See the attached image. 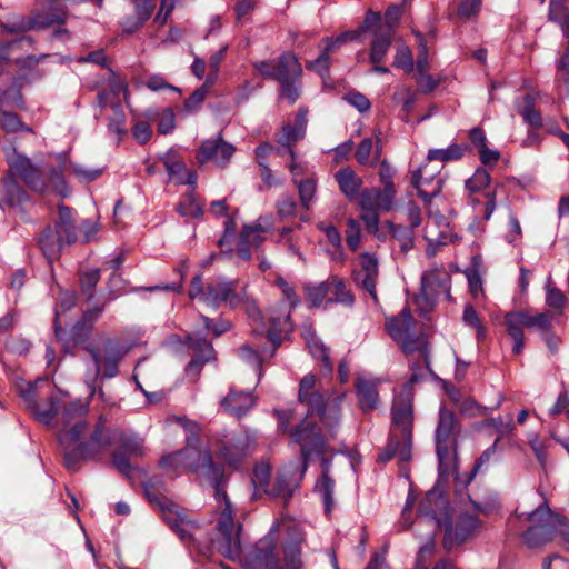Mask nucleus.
<instances>
[{
    "label": "nucleus",
    "mask_w": 569,
    "mask_h": 569,
    "mask_svg": "<svg viewBox=\"0 0 569 569\" xmlns=\"http://www.w3.org/2000/svg\"><path fill=\"white\" fill-rule=\"evenodd\" d=\"M329 297L330 283L328 280L306 287V300L309 308H318L321 306L328 308L330 306V303H327Z\"/></svg>",
    "instance_id": "obj_36"
},
{
    "label": "nucleus",
    "mask_w": 569,
    "mask_h": 569,
    "mask_svg": "<svg viewBox=\"0 0 569 569\" xmlns=\"http://www.w3.org/2000/svg\"><path fill=\"white\" fill-rule=\"evenodd\" d=\"M461 426L455 412L446 406L440 407L435 430L436 447H458Z\"/></svg>",
    "instance_id": "obj_23"
},
{
    "label": "nucleus",
    "mask_w": 569,
    "mask_h": 569,
    "mask_svg": "<svg viewBox=\"0 0 569 569\" xmlns=\"http://www.w3.org/2000/svg\"><path fill=\"white\" fill-rule=\"evenodd\" d=\"M38 383H47V380L28 382L26 387L20 388V396L29 410L33 409L38 405L37 400L40 397Z\"/></svg>",
    "instance_id": "obj_55"
},
{
    "label": "nucleus",
    "mask_w": 569,
    "mask_h": 569,
    "mask_svg": "<svg viewBox=\"0 0 569 569\" xmlns=\"http://www.w3.org/2000/svg\"><path fill=\"white\" fill-rule=\"evenodd\" d=\"M52 12H40L33 19V24L38 28H46L52 24L63 23L66 20V12L61 0H52Z\"/></svg>",
    "instance_id": "obj_42"
},
{
    "label": "nucleus",
    "mask_w": 569,
    "mask_h": 569,
    "mask_svg": "<svg viewBox=\"0 0 569 569\" xmlns=\"http://www.w3.org/2000/svg\"><path fill=\"white\" fill-rule=\"evenodd\" d=\"M86 350L89 352L93 365L87 369L84 383L90 397H94L97 392L102 397V389L97 387L101 371L104 378L116 377L119 373L118 365L126 356L127 349L117 339L107 337L88 345Z\"/></svg>",
    "instance_id": "obj_10"
},
{
    "label": "nucleus",
    "mask_w": 569,
    "mask_h": 569,
    "mask_svg": "<svg viewBox=\"0 0 569 569\" xmlns=\"http://www.w3.org/2000/svg\"><path fill=\"white\" fill-rule=\"evenodd\" d=\"M213 84L214 83H208V80H204L203 84L194 90L193 93L184 101V109L188 112L198 110V108L203 103L210 88Z\"/></svg>",
    "instance_id": "obj_52"
},
{
    "label": "nucleus",
    "mask_w": 569,
    "mask_h": 569,
    "mask_svg": "<svg viewBox=\"0 0 569 569\" xmlns=\"http://www.w3.org/2000/svg\"><path fill=\"white\" fill-rule=\"evenodd\" d=\"M490 183V173L483 169L478 168L473 174L466 181V188L471 193H477L486 189Z\"/></svg>",
    "instance_id": "obj_50"
},
{
    "label": "nucleus",
    "mask_w": 569,
    "mask_h": 569,
    "mask_svg": "<svg viewBox=\"0 0 569 569\" xmlns=\"http://www.w3.org/2000/svg\"><path fill=\"white\" fill-rule=\"evenodd\" d=\"M164 167L169 177L173 180H178V177L183 174L186 169L184 162L176 157L173 152H168L164 159Z\"/></svg>",
    "instance_id": "obj_61"
},
{
    "label": "nucleus",
    "mask_w": 569,
    "mask_h": 569,
    "mask_svg": "<svg viewBox=\"0 0 569 569\" xmlns=\"http://www.w3.org/2000/svg\"><path fill=\"white\" fill-rule=\"evenodd\" d=\"M505 326L508 335L513 339L512 352L519 355L525 348L523 329L536 328L545 336L551 331V315L548 312L531 315L527 310L511 311L505 316Z\"/></svg>",
    "instance_id": "obj_15"
},
{
    "label": "nucleus",
    "mask_w": 569,
    "mask_h": 569,
    "mask_svg": "<svg viewBox=\"0 0 569 569\" xmlns=\"http://www.w3.org/2000/svg\"><path fill=\"white\" fill-rule=\"evenodd\" d=\"M234 152L236 147L227 142L219 132L216 137L202 141L196 157L200 163L213 162L220 168H226Z\"/></svg>",
    "instance_id": "obj_21"
},
{
    "label": "nucleus",
    "mask_w": 569,
    "mask_h": 569,
    "mask_svg": "<svg viewBox=\"0 0 569 569\" xmlns=\"http://www.w3.org/2000/svg\"><path fill=\"white\" fill-rule=\"evenodd\" d=\"M112 117L109 120L108 128L111 132L120 136L126 132V116L119 102L111 103Z\"/></svg>",
    "instance_id": "obj_53"
},
{
    "label": "nucleus",
    "mask_w": 569,
    "mask_h": 569,
    "mask_svg": "<svg viewBox=\"0 0 569 569\" xmlns=\"http://www.w3.org/2000/svg\"><path fill=\"white\" fill-rule=\"evenodd\" d=\"M160 467L168 473L187 470L194 473L201 482L214 489L216 498H227L223 490L224 469L213 462L209 450L188 446L187 448L164 456Z\"/></svg>",
    "instance_id": "obj_8"
},
{
    "label": "nucleus",
    "mask_w": 569,
    "mask_h": 569,
    "mask_svg": "<svg viewBox=\"0 0 569 569\" xmlns=\"http://www.w3.org/2000/svg\"><path fill=\"white\" fill-rule=\"evenodd\" d=\"M237 280L226 277H217L203 283L202 276L197 274L191 280L189 297L212 309H218L223 305L234 309L242 302V296L237 291Z\"/></svg>",
    "instance_id": "obj_12"
},
{
    "label": "nucleus",
    "mask_w": 569,
    "mask_h": 569,
    "mask_svg": "<svg viewBox=\"0 0 569 569\" xmlns=\"http://www.w3.org/2000/svg\"><path fill=\"white\" fill-rule=\"evenodd\" d=\"M305 339L312 357L321 359L323 368L331 373L333 370V365L322 341L315 335V332H312L310 328L306 330Z\"/></svg>",
    "instance_id": "obj_37"
},
{
    "label": "nucleus",
    "mask_w": 569,
    "mask_h": 569,
    "mask_svg": "<svg viewBox=\"0 0 569 569\" xmlns=\"http://www.w3.org/2000/svg\"><path fill=\"white\" fill-rule=\"evenodd\" d=\"M124 261V252H120L114 258L104 262V269H112L113 273L109 279V292L108 295H102L99 297L97 303H94L91 308H88L83 315V319L77 322L72 328V338L74 340H79L86 338L90 331L91 325L86 327L87 322L91 323L103 311L106 305L114 299L117 296L114 292L113 282L119 280L118 274L116 273L122 266Z\"/></svg>",
    "instance_id": "obj_18"
},
{
    "label": "nucleus",
    "mask_w": 569,
    "mask_h": 569,
    "mask_svg": "<svg viewBox=\"0 0 569 569\" xmlns=\"http://www.w3.org/2000/svg\"><path fill=\"white\" fill-rule=\"evenodd\" d=\"M382 380L379 378L358 377V410L369 416L381 407L379 386Z\"/></svg>",
    "instance_id": "obj_25"
},
{
    "label": "nucleus",
    "mask_w": 569,
    "mask_h": 569,
    "mask_svg": "<svg viewBox=\"0 0 569 569\" xmlns=\"http://www.w3.org/2000/svg\"><path fill=\"white\" fill-rule=\"evenodd\" d=\"M146 498H159L166 492L163 480L160 477H152L143 482Z\"/></svg>",
    "instance_id": "obj_63"
},
{
    "label": "nucleus",
    "mask_w": 569,
    "mask_h": 569,
    "mask_svg": "<svg viewBox=\"0 0 569 569\" xmlns=\"http://www.w3.org/2000/svg\"><path fill=\"white\" fill-rule=\"evenodd\" d=\"M78 240V231L72 210L63 204L58 207V219L46 227L38 237V246L51 264L61 252Z\"/></svg>",
    "instance_id": "obj_11"
},
{
    "label": "nucleus",
    "mask_w": 569,
    "mask_h": 569,
    "mask_svg": "<svg viewBox=\"0 0 569 569\" xmlns=\"http://www.w3.org/2000/svg\"><path fill=\"white\" fill-rule=\"evenodd\" d=\"M6 158L9 177L0 187L1 209L20 206L28 199L26 191L16 181V177H19L32 191L39 193L51 191L62 198L70 194V188L63 178L67 164L66 154H56L41 169L34 166L28 157L17 152L14 148L6 150Z\"/></svg>",
    "instance_id": "obj_4"
},
{
    "label": "nucleus",
    "mask_w": 569,
    "mask_h": 569,
    "mask_svg": "<svg viewBox=\"0 0 569 569\" xmlns=\"http://www.w3.org/2000/svg\"><path fill=\"white\" fill-rule=\"evenodd\" d=\"M288 470L278 473L276 488L270 489L271 467L268 462H258L253 469L252 485L254 492L251 498H261L263 495L273 498H291L298 488V478L288 479Z\"/></svg>",
    "instance_id": "obj_16"
},
{
    "label": "nucleus",
    "mask_w": 569,
    "mask_h": 569,
    "mask_svg": "<svg viewBox=\"0 0 569 569\" xmlns=\"http://www.w3.org/2000/svg\"><path fill=\"white\" fill-rule=\"evenodd\" d=\"M301 72V66L291 52H284L274 60V79L279 82L299 79Z\"/></svg>",
    "instance_id": "obj_34"
},
{
    "label": "nucleus",
    "mask_w": 569,
    "mask_h": 569,
    "mask_svg": "<svg viewBox=\"0 0 569 569\" xmlns=\"http://www.w3.org/2000/svg\"><path fill=\"white\" fill-rule=\"evenodd\" d=\"M362 288L370 295L375 303H378L376 284L379 277V260L375 253L363 252L358 257Z\"/></svg>",
    "instance_id": "obj_26"
},
{
    "label": "nucleus",
    "mask_w": 569,
    "mask_h": 569,
    "mask_svg": "<svg viewBox=\"0 0 569 569\" xmlns=\"http://www.w3.org/2000/svg\"><path fill=\"white\" fill-rule=\"evenodd\" d=\"M397 189L370 188L365 189L358 197V206L360 207V219L366 230L381 239L382 233L379 229L380 212H389L396 209Z\"/></svg>",
    "instance_id": "obj_13"
},
{
    "label": "nucleus",
    "mask_w": 569,
    "mask_h": 569,
    "mask_svg": "<svg viewBox=\"0 0 569 569\" xmlns=\"http://www.w3.org/2000/svg\"><path fill=\"white\" fill-rule=\"evenodd\" d=\"M546 290V303L548 307L561 311L567 302V298L563 292L556 287H551L549 283L547 284Z\"/></svg>",
    "instance_id": "obj_59"
},
{
    "label": "nucleus",
    "mask_w": 569,
    "mask_h": 569,
    "mask_svg": "<svg viewBox=\"0 0 569 569\" xmlns=\"http://www.w3.org/2000/svg\"><path fill=\"white\" fill-rule=\"evenodd\" d=\"M190 347L197 352L187 366L189 373H199L202 366L213 358V348L206 337L194 333L188 336Z\"/></svg>",
    "instance_id": "obj_30"
},
{
    "label": "nucleus",
    "mask_w": 569,
    "mask_h": 569,
    "mask_svg": "<svg viewBox=\"0 0 569 569\" xmlns=\"http://www.w3.org/2000/svg\"><path fill=\"white\" fill-rule=\"evenodd\" d=\"M481 9V0H461L457 14L462 20H468L479 13Z\"/></svg>",
    "instance_id": "obj_62"
},
{
    "label": "nucleus",
    "mask_w": 569,
    "mask_h": 569,
    "mask_svg": "<svg viewBox=\"0 0 569 569\" xmlns=\"http://www.w3.org/2000/svg\"><path fill=\"white\" fill-rule=\"evenodd\" d=\"M399 341L401 342L403 352L408 355L418 352V357H421V351L428 349V343L425 338H412L409 333H406Z\"/></svg>",
    "instance_id": "obj_57"
},
{
    "label": "nucleus",
    "mask_w": 569,
    "mask_h": 569,
    "mask_svg": "<svg viewBox=\"0 0 569 569\" xmlns=\"http://www.w3.org/2000/svg\"><path fill=\"white\" fill-rule=\"evenodd\" d=\"M177 211L181 217L200 219L203 213V206L198 201L193 190H189L182 197L177 206Z\"/></svg>",
    "instance_id": "obj_40"
},
{
    "label": "nucleus",
    "mask_w": 569,
    "mask_h": 569,
    "mask_svg": "<svg viewBox=\"0 0 569 569\" xmlns=\"http://www.w3.org/2000/svg\"><path fill=\"white\" fill-rule=\"evenodd\" d=\"M0 129H3L6 132H17L19 130L31 132V128L23 124L16 113L1 110Z\"/></svg>",
    "instance_id": "obj_49"
},
{
    "label": "nucleus",
    "mask_w": 569,
    "mask_h": 569,
    "mask_svg": "<svg viewBox=\"0 0 569 569\" xmlns=\"http://www.w3.org/2000/svg\"><path fill=\"white\" fill-rule=\"evenodd\" d=\"M442 183V180L435 174L425 176L422 167L412 172L411 184L426 206L441 192Z\"/></svg>",
    "instance_id": "obj_28"
},
{
    "label": "nucleus",
    "mask_w": 569,
    "mask_h": 569,
    "mask_svg": "<svg viewBox=\"0 0 569 569\" xmlns=\"http://www.w3.org/2000/svg\"><path fill=\"white\" fill-rule=\"evenodd\" d=\"M465 500H407L399 519L402 529L413 527L425 541L419 547L413 569H429L436 553V536L443 532V548L450 551L463 543L476 530L478 521ZM389 545L375 549L365 569H391L386 556Z\"/></svg>",
    "instance_id": "obj_1"
},
{
    "label": "nucleus",
    "mask_w": 569,
    "mask_h": 569,
    "mask_svg": "<svg viewBox=\"0 0 569 569\" xmlns=\"http://www.w3.org/2000/svg\"><path fill=\"white\" fill-rule=\"evenodd\" d=\"M481 197L483 198V200L480 197L471 196L470 201L475 207L481 206L479 213L481 214L483 220H489L496 209L495 193L486 192Z\"/></svg>",
    "instance_id": "obj_51"
},
{
    "label": "nucleus",
    "mask_w": 569,
    "mask_h": 569,
    "mask_svg": "<svg viewBox=\"0 0 569 569\" xmlns=\"http://www.w3.org/2000/svg\"><path fill=\"white\" fill-rule=\"evenodd\" d=\"M330 283V297L327 300V303H341L348 307H351L353 303V295L350 289L346 288L343 280L338 277H330L328 279Z\"/></svg>",
    "instance_id": "obj_38"
},
{
    "label": "nucleus",
    "mask_w": 569,
    "mask_h": 569,
    "mask_svg": "<svg viewBox=\"0 0 569 569\" xmlns=\"http://www.w3.org/2000/svg\"><path fill=\"white\" fill-rule=\"evenodd\" d=\"M263 218H260L254 224L244 226L238 243H237V253L243 260H249L251 258V234L254 231H267V228L261 224Z\"/></svg>",
    "instance_id": "obj_41"
},
{
    "label": "nucleus",
    "mask_w": 569,
    "mask_h": 569,
    "mask_svg": "<svg viewBox=\"0 0 569 569\" xmlns=\"http://www.w3.org/2000/svg\"><path fill=\"white\" fill-rule=\"evenodd\" d=\"M64 154L68 156V153ZM68 169L71 170L79 182L83 183H89L102 174V169L89 168L80 163H69V157H67V164L63 174L68 171Z\"/></svg>",
    "instance_id": "obj_45"
},
{
    "label": "nucleus",
    "mask_w": 569,
    "mask_h": 569,
    "mask_svg": "<svg viewBox=\"0 0 569 569\" xmlns=\"http://www.w3.org/2000/svg\"><path fill=\"white\" fill-rule=\"evenodd\" d=\"M217 530L220 535V538L216 541L212 540L210 546L207 547L206 551L199 548L200 552L206 553L207 551L216 549L219 553H221L228 559L234 560L237 558H240L241 525H239L238 529L234 530V510L230 500H224V507L218 519Z\"/></svg>",
    "instance_id": "obj_14"
},
{
    "label": "nucleus",
    "mask_w": 569,
    "mask_h": 569,
    "mask_svg": "<svg viewBox=\"0 0 569 569\" xmlns=\"http://www.w3.org/2000/svg\"><path fill=\"white\" fill-rule=\"evenodd\" d=\"M290 437L293 442L301 446L302 466L300 467L298 481L303 477L308 468V461L312 456L321 457L322 475L315 485V493L320 498H332L335 482L329 477V460L325 458L327 452L326 442L320 433V429L308 418L291 431Z\"/></svg>",
    "instance_id": "obj_9"
},
{
    "label": "nucleus",
    "mask_w": 569,
    "mask_h": 569,
    "mask_svg": "<svg viewBox=\"0 0 569 569\" xmlns=\"http://www.w3.org/2000/svg\"><path fill=\"white\" fill-rule=\"evenodd\" d=\"M458 447H436L439 477L433 491L440 490L450 476L458 477Z\"/></svg>",
    "instance_id": "obj_27"
},
{
    "label": "nucleus",
    "mask_w": 569,
    "mask_h": 569,
    "mask_svg": "<svg viewBox=\"0 0 569 569\" xmlns=\"http://www.w3.org/2000/svg\"><path fill=\"white\" fill-rule=\"evenodd\" d=\"M307 127V113L306 111H299L295 124L290 123L283 126L282 131L278 138V142L284 148L283 152H287L291 157V161H295V151L291 146L305 137Z\"/></svg>",
    "instance_id": "obj_29"
},
{
    "label": "nucleus",
    "mask_w": 569,
    "mask_h": 569,
    "mask_svg": "<svg viewBox=\"0 0 569 569\" xmlns=\"http://www.w3.org/2000/svg\"><path fill=\"white\" fill-rule=\"evenodd\" d=\"M100 269L89 270L80 276L81 293L88 301H92L96 296V287L100 280Z\"/></svg>",
    "instance_id": "obj_46"
},
{
    "label": "nucleus",
    "mask_w": 569,
    "mask_h": 569,
    "mask_svg": "<svg viewBox=\"0 0 569 569\" xmlns=\"http://www.w3.org/2000/svg\"><path fill=\"white\" fill-rule=\"evenodd\" d=\"M160 509L163 520L183 542L194 541L193 532L198 525L190 518L189 512L174 500H150Z\"/></svg>",
    "instance_id": "obj_20"
},
{
    "label": "nucleus",
    "mask_w": 569,
    "mask_h": 569,
    "mask_svg": "<svg viewBox=\"0 0 569 569\" xmlns=\"http://www.w3.org/2000/svg\"><path fill=\"white\" fill-rule=\"evenodd\" d=\"M413 395L400 393L391 406V423L388 443L378 456V461L387 463L395 457L400 463L410 462L413 446Z\"/></svg>",
    "instance_id": "obj_7"
},
{
    "label": "nucleus",
    "mask_w": 569,
    "mask_h": 569,
    "mask_svg": "<svg viewBox=\"0 0 569 569\" xmlns=\"http://www.w3.org/2000/svg\"><path fill=\"white\" fill-rule=\"evenodd\" d=\"M289 316L284 318L269 317L270 328L267 331L268 340L271 342V349L254 350L249 345H243L239 349V356L241 359L257 368L258 377L261 378V363L274 356L277 349L281 345L282 333L287 330L289 323Z\"/></svg>",
    "instance_id": "obj_19"
},
{
    "label": "nucleus",
    "mask_w": 569,
    "mask_h": 569,
    "mask_svg": "<svg viewBox=\"0 0 569 569\" xmlns=\"http://www.w3.org/2000/svg\"><path fill=\"white\" fill-rule=\"evenodd\" d=\"M393 66L401 68L407 72H411L413 70L412 54L407 46H400L397 48Z\"/></svg>",
    "instance_id": "obj_60"
},
{
    "label": "nucleus",
    "mask_w": 569,
    "mask_h": 569,
    "mask_svg": "<svg viewBox=\"0 0 569 569\" xmlns=\"http://www.w3.org/2000/svg\"><path fill=\"white\" fill-rule=\"evenodd\" d=\"M567 517L553 512L547 500H542L533 510L517 507L515 516L508 520V530L515 535L521 532L525 543L539 547L552 540L556 535H568Z\"/></svg>",
    "instance_id": "obj_6"
},
{
    "label": "nucleus",
    "mask_w": 569,
    "mask_h": 569,
    "mask_svg": "<svg viewBox=\"0 0 569 569\" xmlns=\"http://www.w3.org/2000/svg\"><path fill=\"white\" fill-rule=\"evenodd\" d=\"M418 358L419 361H412L410 365L411 375L406 386L408 389L407 392H411L410 388L422 381L426 378L427 372L431 373L429 349L422 350L421 357ZM403 393H406V391Z\"/></svg>",
    "instance_id": "obj_39"
},
{
    "label": "nucleus",
    "mask_w": 569,
    "mask_h": 569,
    "mask_svg": "<svg viewBox=\"0 0 569 569\" xmlns=\"http://www.w3.org/2000/svg\"><path fill=\"white\" fill-rule=\"evenodd\" d=\"M277 214L280 219L293 217L297 211V202L293 197L282 194L276 203Z\"/></svg>",
    "instance_id": "obj_56"
},
{
    "label": "nucleus",
    "mask_w": 569,
    "mask_h": 569,
    "mask_svg": "<svg viewBox=\"0 0 569 569\" xmlns=\"http://www.w3.org/2000/svg\"><path fill=\"white\" fill-rule=\"evenodd\" d=\"M391 46V38L390 36L383 34L376 37L371 43L370 48V61L373 64H378L383 60L387 52L389 51V48Z\"/></svg>",
    "instance_id": "obj_48"
},
{
    "label": "nucleus",
    "mask_w": 569,
    "mask_h": 569,
    "mask_svg": "<svg viewBox=\"0 0 569 569\" xmlns=\"http://www.w3.org/2000/svg\"><path fill=\"white\" fill-rule=\"evenodd\" d=\"M316 382L315 375H306L300 380L298 400L307 406L309 415H317L322 418L326 411L327 397L316 388Z\"/></svg>",
    "instance_id": "obj_24"
},
{
    "label": "nucleus",
    "mask_w": 569,
    "mask_h": 569,
    "mask_svg": "<svg viewBox=\"0 0 569 569\" xmlns=\"http://www.w3.org/2000/svg\"><path fill=\"white\" fill-rule=\"evenodd\" d=\"M284 522L276 520L267 536L252 545L243 555L244 569H301V543L303 532L295 525L287 527L289 539L283 543V565L277 556V541L273 537Z\"/></svg>",
    "instance_id": "obj_5"
},
{
    "label": "nucleus",
    "mask_w": 569,
    "mask_h": 569,
    "mask_svg": "<svg viewBox=\"0 0 569 569\" xmlns=\"http://www.w3.org/2000/svg\"><path fill=\"white\" fill-rule=\"evenodd\" d=\"M223 409L234 416L242 417L254 406V398L249 391L236 392L231 390L228 396L221 400Z\"/></svg>",
    "instance_id": "obj_32"
},
{
    "label": "nucleus",
    "mask_w": 569,
    "mask_h": 569,
    "mask_svg": "<svg viewBox=\"0 0 569 569\" xmlns=\"http://www.w3.org/2000/svg\"><path fill=\"white\" fill-rule=\"evenodd\" d=\"M451 277L445 267H433L422 273L420 293L415 301L422 311L430 310L436 300L445 295L450 298Z\"/></svg>",
    "instance_id": "obj_17"
},
{
    "label": "nucleus",
    "mask_w": 569,
    "mask_h": 569,
    "mask_svg": "<svg viewBox=\"0 0 569 569\" xmlns=\"http://www.w3.org/2000/svg\"><path fill=\"white\" fill-rule=\"evenodd\" d=\"M228 51V44H224L220 48L219 51L213 53L209 58V73L207 74L204 80H208V83H216L220 72V64L224 59V56Z\"/></svg>",
    "instance_id": "obj_54"
},
{
    "label": "nucleus",
    "mask_w": 569,
    "mask_h": 569,
    "mask_svg": "<svg viewBox=\"0 0 569 569\" xmlns=\"http://www.w3.org/2000/svg\"><path fill=\"white\" fill-rule=\"evenodd\" d=\"M382 153L381 131L376 129L373 137L363 138L358 143V163L376 167Z\"/></svg>",
    "instance_id": "obj_31"
},
{
    "label": "nucleus",
    "mask_w": 569,
    "mask_h": 569,
    "mask_svg": "<svg viewBox=\"0 0 569 569\" xmlns=\"http://www.w3.org/2000/svg\"><path fill=\"white\" fill-rule=\"evenodd\" d=\"M389 232L400 242L402 251L407 252L413 247V234L411 229L395 224L391 221L386 222Z\"/></svg>",
    "instance_id": "obj_47"
},
{
    "label": "nucleus",
    "mask_w": 569,
    "mask_h": 569,
    "mask_svg": "<svg viewBox=\"0 0 569 569\" xmlns=\"http://www.w3.org/2000/svg\"><path fill=\"white\" fill-rule=\"evenodd\" d=\"M335 179L341 192L350 200H356V176L350 167L339 170L335 174Z\"/></svg>",
    "instance_id": "obj_44"
},
{
    "label": "nucleus",
    "mask_w": 569,
    "mask_h": 569,
    "mask_svg": "<svg viewBox=\"0 0 569 569\" xmlns=\"http://www.w3.org/2000/svg\"><path fill=\"white\" fill-rule=\"evenodd\" d=\"M60 408V397L56 393H50L47 396V402L42 405H37L33 409L30 410L34 419L46 426H50L54 420L58 410Z\"/></svg>",
    "instance_id": "obj_35"
},
{
    "label": "nucleus",
    "mask_w": 569,
    "mask_h": 569,
    "mask_svg": "<svg viewBox=\"0 0 569 569\" xmlns=\"http://www.w3.org/2000/svg\"><path fill=\"white\" fill-rule=\"evenodd\" d=\"M465 500H407L399 519L402 529L413 527L425 541L419 547L413 569H429L436 553V536L443 532V548L450 551L463 543L476 530L478 521ZM389 545L375 549L365 569H391L386 556Z\"/></svg>",
    "instance_id": "obj_2"
},
{
    "label": "nucleus",
    "mask_w": 569,
    "mask_h": 569,
    "mask_svg": "<svg viewBox=\"0 0 569 569\" xmlns=\"http://www.w3.org/2000/svg\"><path fill=\"white\" fill-rule=\"evenodd\" d=\"M556 81L566 86L568 89L567 96H569V49L566 50L559 60Z\"/></svg>",
    "instance_id": "obj_64"
},
{
    "label": "nucleus",
    "mask_w": 569,
    "mask_h": 569,
    "mask_svg": "<svg viewBox=\"0 0 569 569\" xmlns=\"http://www.w3.org/2000/svg\"><path fill=\"white\" fill-rule=\"evenodd\" d=\"M467 147L460 144H451L445 149H430L427 154V161H440L448 162L453 160H459L463 157Z\"/></svg>",
    "instance_id": "obj_43"
},
{
    "label": "nucleus",
    "mask_w": 569,
    "mask_h": 569,
    "mask_svg": "<svg viewBox=\"0 0 569 569\" xmlns=\"http://www.w3.org/2000/svg\"><path fill=\"white\" fill-rule=\"evenodd\" d=\"M525 107L521 111V114L526 122H528L532 127H541L542 119L540 113L533 107V99L530 94H527L523 98Z\"/></svg>",
    "instance_id": "obj_58"
},
{
    "label": "nucleus",
    "mask_w": 569,
    "mask_h": 569,
    "mask_svg": "<svg viewBox=\"0 0 569 569\" xmlns=\"http://www.w3.org/2000/svg\"><path fill=\"white\" fill-rule=\"evenodd\" d=\"M87 412L88 403L81 401L71 402L62 410L58 441L68 470H79L83 463L106 452L113 442L119 443L118 450L131 457L143 455L142 438L134 433L111 431L104 427L102 418L89 428Z\"/></svg>",
    "instance_id": "obj_3"
},
{
    "label": "nucleus",
    "mask_w": 569,
    "mask_h": 569,
    "mask_svg": "<svg viewBox=\"0 0 569 569\" xmlns=\"http://www.w3.org/2000/svg\"><path fill=\"white\" fill-rule=\"evenodd\" d=\"M289 170L293 176V183L297 186L299 191V198L302 208L310 209L312 200L316 196L317 191V181L315 178H307L299 180L297 177L303 172L302 166L296 163V161H291L289 164Z\"/></svg>",
    "instance_id": "obj_33"
},
{
    "label": "nucleus",
    "mask_w": 569,
    "mask_h": 569,
    "mask_svg": "<svg viewBox=\"0 0 569 569\" xmlns=\"http://www.w3.org/2000/svg\"><path fill=\"white\" fill-rule=\"evenodd\" d=\"M253 441L247 433L232 436L222 442L218 450V457L229 467L237 469L242 460L252 452Z\"/></svg>",
    "instance_id": "obj_22"
}]
</instances>
